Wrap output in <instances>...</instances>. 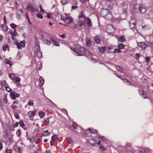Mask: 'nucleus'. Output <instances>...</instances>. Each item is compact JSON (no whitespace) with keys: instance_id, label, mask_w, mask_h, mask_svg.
Returning <instances> with one entry per match:
<instances>
[{"instance_id":"nucleus-1","label":"nucleus","mask_w":153,"mask_h":153,"mask_svg":"<svg viewBox=\"0 0 153 153\" xmlns=\"http://www.w3.org/2000/svg\"><path fill=\"white\" fill-rule=\"evenodd\" d=\"M110 3L111 5L110 7L108 6L107 9H102L101 11V14L103 17L105 18L107 16V18L108 19H111L112 18V16L110 13L111 11L110 10L112 7L113 4L111 2Z\"/></svg>"},{"instance_id":"nucleus-2","label":"nucleus","mask_w":153,"mask_h":153,"mask_svg":"<svg viewBox=\"0 0 153 153\" xmlns=\"http://www.w3.org/2000/svg\"><path fill=\"white\" fill-rule=\"evenodd\" d=\"M76 49L71 48V49L75 52L74 54L76 56H82L85 53L88 52L87 50H85L84 48L80 47L79 45H76Z\"/></svg>"},{"instance_id":"nucleus-3","label":"nucleus","mask_w":153,"mask_h":153,"mask_svg":"<svg viewBox=\"0 0 153 153\" xmlns=\"http://www.w3.org/2000/svg\"><path fill=\"white\" fill-rule=\"evenodd\" d=\"M146 10V7L143 4L136 5L133 7L132 9V11L134 13L139 11L140 12L142 13H145Z\"/></svg>"},{"instance_id":"nucleus-4","label":"nucleus","mask_w":153,"mask_h":153,"mask_svg":"<svg viewBox=\"0 0 153 153\" xmlns=\"http://www.w3.org/2000/svg\"><path fill=\"white\" fill-rule=\"evenodd\" d=\"M84 21L82 19L79 20L77 24L74 25V28L79 30H81L82 29V26L84 24Z\"/></svg>"},{"instance_id":"nucleus-5","label":"nucleus","mask_w":153,"mask_h":153,"mask_svg":"<svg viewBox=\"0 0 153 153\" xmlns=\"http://www.w3.org/2000/svg\"><path fill=\"white\" fill-rule=\"evenodd\" d=\"M35 47L37 49L35 53V55L38 57H42V53L40 51V47L39 45H36Z\"/></svg>"},{"instance_id":"nucleus-6","label":"nucleus","mask_w":153,"mask_h":153,"mask_svg":"<svg viewBox=\"0 0 153 153\" xmlns=\"http://www.w3.org/2000/svg\"><path fill=\"white\" fill-rule=\"evenodd\" d=\"M25 41L23 40L20 41L19 43L16 42L15 44L17 45L18 48L19 49L21 48L22 47H24L25 46Z\"/></svg>"},{"instance_id":"nucleus-7","label":"nucleus","mask_w":153,"mask_h":153,"mask_svg":"<svg viewBox=\"0 0 153 153\" xmlns=\"http://www.w3.org/2000/svg\"><path fill=\"white\" fill-rule=\"evenodd\" d=\"M136 20L134 18H131V19L129 21V24L130 25L131 29H133L135 27Z\"/></svg>"},{"instance_id":"nucleus-8","label":"nucleus","mask_w":153,"mask_h":153,"mask_svg":"<svg viewBox=\"0 0 153 153\" xmlns=\"http://www.w3.org/2000/svg\"><path fill=\"white\" fill-rule=\"evenodd\" d=\"M138 45L142 50L146 49L147 47V45L143 42H140L137 43Z\"/></svg>"},{"instance_id":"nucleus-9","label":"nucleus","mask_w":153,"mask_h":153,"mask_svg":"<svg viewBox=\"0 0 153 153\" xmlns=\"http://www.w3.org/2000/svg\"><path fill=\"white\" fill-rule=\"evenodd\" d=\"M139 153H151L149 149L147 148H144L138 151Z\"/></svg>"},{"instance_id":"nucleus-10","label":"nucleus","mask_w":153,"mask_h":153,"mask_svg":"<svg viewBox=\"0 0 153 153\" xmlns=\"http://www.w3.org/2000/svg\"><path fill=\"white\" fill-rule=\"evenodd\" d=\"M73 21V19L71 17L67 16L65 18V22L67 24L72 23Z\"/></svg>"},{"instance_id":"nucleus-11","label":"nucleus","mask_w":153,"mask_h":153,"mask_svg":"<svg viewBox=\"0 0 153 153\" xmlns=\"http://www.w3.org/2000/svg\"><path fill=\"white\" fill-rule=\"evenodd\" d=\"M139 93L140 95L143 98H147V97L146 96V94L144 93L143 90H139Z\"/></svg>"},{"instance_id":"nucleus-12","label":"nucleus","mask_w":153,"mask_h":153,"mask_svg":"<svg viewBox=\"0 0 153 153\" xmlns=\"http://www.w3.org/2000/svg\"><path fill=\"white\" fill-rule=\"evenodd\" d=\"M39 84L40 86H42L44 82V79L42 76H40L39 80Z\"/></svg>"},{"instance_id":"nucleus-13","label":"nucleus","mask_w":153,"mask_h":153,"mask_svg":"<svg viewBox=\"0 0 153 153\" xmlns=\"http://www.w3.org/2000/svg\"><path fill=\"white\" fill-rule=\"evenodd\" d=\"M36 110L32 111H29L28 112L27 114L29 117H32L33 116H34L35 115L36 113Z\"/></svg>"},{"instance_id":"nucleus-14","label":"nucleus","mask_w":153,"mask_h":153,"mask_svg":"<svg viewBox=\"0 0 153 153\" xmlns=\"http://www.w3.org/2000/svg\"><path fill=\"white\" fill-rule=\"evenodd\" d=\"M85 22L87 23L89 26H92V22L91 20L89 18H87L85 19Z\"/></svg>"},{"instance_id":"nucleus-15","label":"nucleus","mask_w":153,"mask_h":153,"mask_svg":"<svg viewBox=\"0 0 153 153\" xmlns=\"http://www.w3.org/2000/svg\"><path fill=\"white\" fill-rule=\"evenodd\" d=\"M1 29L4 31H7L8 30V27L5 24H4L1 25Z\"/></svg>"},{"instance_id":"nucleus-16","label":"nucleus","mask_w":153,"mask_h":153,"mask_svg":"<svg viewBox=\"0 0 153 153\" xmlns=\"http://www.w3.org/2000/svg\"><path fill=\"white\" fill-rule=\"evenodd\" d=\"M51 40L52 42V44L54 45L57 46H59V44L57 41L55 40L53 38H51Z\"/></svg>"},{"instance_id":"nucleus-17","label":"nucleus","mask_w":153,"mask_h":153,"mask_svg":"<svg viewBox=\"0 0 153 153\" xmlns=\"http://www.w3.org/2000/svg\"><path fill=\"white\" fill-rule=\"evenodd\" d=\"M95 42L98 44L100 43L101 42L100 41V37L98 36H96L94 37Z\"/></svg>"},{"instance_id":"nucleus-18","label":"nucleus","mask_w":153,"mask_h":153,"mask_svg":"<svg viewBox=\"0 0 153 153\" xmlns=\"http://www.w3.org/2000/svg\"><path fill=\"white\" fill-rule=\"evenodd\" d=\"M57 134H53L51 137V139L55 142L58 140V137Z\"/></svg>"},{"instance_id":"nucleus-19","label":"nucleus","mask_w":153,"mask_h":153,"mask_svg":"<svg viewBox=\"0 0 153 153\" xmlns=\"http://www.w3.org/2000/svg\"><path fill=\"white\" fill-rule=\"evenodd\" d=\"M36 137L35 136H33L30 137V138L29 139V137H27V139L29 140L30 142L31 143H33L35 139H36Z\"/></svg>"},{"instance_id":"nucleus-20","label":"nucleus","mask_w":153,"mask_h":153,"mask_svg":"<svg viewBox=\"0 0 153 153\" xmlns=\"http://www.w3.org/2000/svg\"><path fill=\"white\" fill-rule=\"evenodd\" d=\"M86 45L87 46L89 47L91 45V41L89 39H86Z\"/></svg>"},{"instance_id":"nucleus-21","label":"nucleus","mask_w":153,"mask_h":153,"mask_svg":"<svg viewBox=\"0 0 153 153\" xmlns=\"http://www.w3.org/2000/svg\"><path fill=\"white\" fill-rule=\"evenodd\" d=\"M106 49V47H100L99 48V51L101 53H103Z\"/></svg>"},{"instance_id":"nucleus-22","label":"nucleus","mask_w":153,"mask_h":153,"mask_svg":"<svg viewBox=\"0 0 153 153\" xmlns=\"http://www.w3.org/2000/svg\"><path fill=\"white\" fill-rule=\"evenodd\" d=\"M36 6L33 7V6H27V9H30V10L32 11H35V9Z\"/></svg>"},{"instance_id":"nucleus-23","label":"nucleus","mask_w":153,"mask_h":153,"mask_svg":"<svg viewBox=\"0 0 153 153\" xmlns=\"http://www.w3.org/2000/svg\"><path fill=\"white\" fill-rule=\"evenodd\" d=\"M49 134V132L48 131V130H46L45 131H44L42 133V135L43 136H48Z\"/></svg>"},{"instance_id":"nucleus-24","label":"nucleus","mask_w":153,"mask_h":153,"mask_svg":"<svg viewBox=\"0 0 153 153\" xmlns=\"http://www.w3.org/2000/svg\"><path fill=\"white\" fill-rule=\"evenodd\" d=\"M116 68L117 69V70L118 71H120V72L123 73V70L122 69V68L120 66H116Z\"/></svg>"},{"instance_id":"nucleus-25","label":"nucleus","mask_w":153,"mask_h":153,"mask_svg":"<svg viewBox=\"0 0 153 153\" xmlns=\"http://www.w3.org/2000/svg\"><path fill=\"white\" fill-rule=\"evenodd\" d=\"M125 39L123 36H121L119 38V40L121 42H123L124 41Z\"/></svg>"},{"instance_id":"nucleus-26","label":"nucleus","mask_w":153,"mask_h":153,"mask_svg":"<svg viewBox=\"0 0 153 153\" xmlns=\"http://www.w3.org/2000/svg\"><path fill=\"white\" fill-rule=\"evenodd\" d=\"M148 15L150 19H153V11L152 10L150 11Z\"/></svg>"},{"instance_id":"nucleus-27","label":"nucleus","mask_w":153,"mask_h":153,"mask_svg":"<svg viewBox=\"0 0 153 153\" xmlns=\"http://www.w3.org/2000/svg\"><path fill=\"white\" fill-rule=\"evenodd\" d=\"M124 47V45L122 43H120L117 46V48L119 49H122Z\"/></svg>"},{"instance_id":"nucleus-28","label":"nucleus","mask_w":153,"mask_h":153,"mask_svg":"<svg viewBox=\"0 0 153 153\" xmlns=\"http://www.w3.org/2000/svg\"><path fill=\"white\" fill-rule=\"evenodd\" d=\"M67 140L68 142V143L70 144H71L73 143V141L71 139V138L70 137H68L67 138Z\"/></svg>"},{"instance_id":"nucleus-29","label":"nucleus","mask_w":153,"mask_h":153,"mask_svg":"<svg viewBox=\"0 0 153 153\" xmlns=\"http://www.w3.org/2000/svg\"><path fill=\"white\" fill-rule=\"evenodd\" d=\"M4 62L7 64L10 65V66H11L12 65L11 61L9 60L8 59H5V61H4Z\"/></svg>"},{"instance_id":"nucleus-30","label":"nucleus","mask_w":153,"mask_h":153,"mask_svg":"<svg viewBox=\"0 0 153 153\" xmlns=\"http://www.w3.org/2000/svg\"><path fill=\"white\" fill-rule=\"evenodd\" d=\"M82 18H84V19H85L86 18L85 15L83 14L82 11L81 12L79 16V18L80 19Z\"/></svg>"},{"instance_id":"nucleus-31","label":"nucleus","mask_w":153,"mask_h":153,"mask_svg":"<svg viewBox=\"0 0 153 153\" xmlns=\"http://www.w3.org/2000/svg\"><path fill=\"white\" fill-rule=\"evenodd\" d=\"M10 96L11 98L13 100H14L16 99V97L13 92H12L11 93H10Z\"/></svg>"},{"instance_id":"nucleus-32","label":"nucleus","mask_w":153,"mask_h":153,"mask_svg":"<svg viewBox=\"0 0 153 153\" xmlns=\"http://www.w3.org/2000/svg\"><path fill=\"white\" fill-rule=\"evenodd\" d=\"M16 134L18 137H20L21 134V132L20 129H18L16 132Z\"/></svg>"},{"instance_id":"nucleus-33","label":"nucleus","mask_w":153,"mask_h":153,"mask_svg":"<svg viewBox=\"0 0 153 153\" xmlns=\"http://www.w3.org/2000/svg\"><path fill=\"white\" fill-rule=\"evenodd\" d=\"M39 115L40 117L41 118H43L45 115L44 113L42 111L39 112Z\"/></svg>"},{"instance_id":"nucleus-34","label":"nucleus","mask_w":153,"mask_h":153,"mask_svg":"<svg viewBox=\"0 0 153 153\" xmlns=\"http://www.w3.org/2000/svg\"><path fill=\"white\" fill-rule=\"evenodd\" d=\"M88 129L90 131L92 132L94 134L96 133L97 131L96 129L93 128H89Z\"/></svg>"},{"instance_id":"nucleus-35","label":"nucleus","mask_w":153,"mask_h":153,"mask_svg":"<svg viewBox=\"0 0 153 153\" xmlns=\"http://www.w3.org/2000/svg\"><path fill=\"white\" fill-rule=\"evenodd\" d=\"M39 7L40 9V12L43 14L45 12V11L44 10L42 9V5H40L39 6Z\"/></svg>"},{"instance_id":"nucleus-36","label":"nucleus","mask_w":153,"mask_h":153,"mask_svg":"<svg viewBox=\"0 0 153 153\" xmlns=\"http://www.w3.org/2000/svg\"><path fill=\"white\" fill-rule=\"evenodd\" d=\"M11 27L15 30V28L17 27V25L13 23H12L10 25Z\"/></svg>"},{"instance_id":"nucleus-37","label":"nucleus","mask_w":153,"mask_h":153,"mask_svg":"<svg viewBox=\"0 0 153 153\" xmlns=\"http://www.w3.org/2000/svg\"><path fill=\"white\" fill-rule=\"evenodd\" d=\"M34 103L33 100L29 101L28 102V105L29 106H33Z\"/></svg>"},{"instance_id":"nucleus-38","label":"nucleus","mask_w":153,"mask_h":153,"mask_svg":"<svg viewBox=\"0 0 153 153\" xmlns=\"http://www.w3.org/2000/svg\"><path fill=\"white\" fill-rule=\"evenodd\" d=\"M72 126L74 128L76 129L77 128L78 125L76 124V123L75 122H74L73 123Z\"/></svg>"},{"instance_id":"nucleus-39","label":"nucleus","mask_w":153,"mask_h":153,"mask_svg":"<svg viewBox=\"0 0 153 153\" xmlns=\"http://www.w3.org/2000/svg\"><path fill=\"white\" fill-rule=\"evenodd\" d=\"M4 100L5 103H7L8 102L7 96L6 95H4Z\"/></svg>"},{"instance_id":"nucleus-40","label":"nucleus","mask_w":153,"mask_h":153,"mask_svg":"<svg viewBox=\"0 0 153 153\" xmlns=\"http://www.w3.org/2000/svg\"><path fill=\"white\" fill-rule=\"evenodd\" d=\"M99 148L101 150V152H102L105 149V148L102 145H100Z\"/></svg>"},{"instance_id":"nucleus-41","label":"nucleus","mask_w":153,"mask_h":153,"mask_svg":"<svg viewBox=\"0 0 153 153\" xmlns=\"http://www.w3.org/2000/svg\"><path fill=\"white\" fill-rule=\"evenodd\" d=\"M120 49H115L114 50V53H120L121 52V51Z\"/></svg>"},{"instance_id":"nucleus-42","label":"nucleus","mask_w":153,"mask_h":153,"mask_svg":"<svg viewBox=\"0 0 153 153\" xmlns=\"http://www.w3.org/2000/svg\"><path fill=\"white\" fill-rule=\"evenodd\" d=\"M5 89L8 92H10L12 91L11 88L9 86H5Z\"/></svg>"},{"instance_id":"nucleus-43","label":"nucleus","mask_w":153,"mask_h":153,"mask_svg":"<svg viewBox=\"0 0 153 153\" xmlns=\"http://www.w3.org/2000/svg\"><path fill=\"white\" fill-rule=\"evenodd\" d=\"M14 115L16 119H19V116L18 115V114L16 113L15 112L14 113Z\"/></svg>"},{"instance_id":"nucleus-44","label":"nucleus","mask_w":153,"mask_h":153,"mask_svg":"<svg viewBox=\"0 0 153 153\" xmlns=\"http://www.w3.org/2000/svg\"><path fill=\"white\" fill-rule=\"evenodd\" d=\"M37 17L40 19H42L43 18V16L40 13H38L36 14Z\"/></svg>"},{"instance_id":"nucleus-45","label":"nucleus","mask_w":153,"mask_h":153,"mask_svg":"<svg viewBox=\"0 0 153 153\" xmlns=\"http://www.w3.org/2000/svg\"><path fill=\"white\" fill-rule=\"evenodd\" d=\"M7 137V131L5 130L4 132L3 137L4 138H6Z\"/></svg>"},{"instance_id":"nucleus-46","label":"nucleus","mask_w":153,"mask_h":153,"mask_svg":"<svg viewBox=\"0 0 153 153\" xmlns=\"http://www.w3.org/2000/svg\"><path fill=\"white\" fill-rule=\"evenodd\" d=\"M19 124L22 127H23L25 126L24 124L22 121H20L19 123Z\"/></svg>"},{"instance_id":"nucleus-47","label":"nucleus","mask_w":153,"mask_h":153,"mask_svg":"<svg viewBox=\"0 0 153 153\" xmlns=\"http://www.w3.org/2000/svg\"><path fill=\"white\" fill-rule=\"evenodd\" d=\"M8 48V45H4L3 46L2 49L4 51H5L7 48Z\"/></svg>"},{"instance_id":"nucleus-48","label":"nucleus","mask_w":153,"mask_h":153,"mask_svg":"<svg viewBox=\"0 0 153 153\" xmlns=\"http://www.w3.org/2000/svg\"><path fill=\"white\" fill-rule=\"evenodd\" d=\"M16 97H18L20 96V94H18L16 92L13 91Z\"/></svg>"},{"instance_id":"nucleus-49","label":"nucleus","mask_w":153,"mask_h":153,"mask_svg":"<svg viewBox=\"0 0 153 153\" xmlns=\"http://www.w3.org/2000/svg\"><path fill=\"white\" fill-rule=\"evenodd\" d=\"M9 77L11 79H13L15 78V75L13 74H9Z\"/></svg>"},{"instance_id":"nucleus-50","label":"nucleus","mask_w":153,"mask_h":153,"mask_svg":"<svg viewBox=\"0 0 153 153\" xmlns=\"http://www.w3.org/2000/svg\"><path fill=\"white\" fill-rule=\"evenodd\" d=\"M99 138L103 141H104L105 140V138L103 136L99 135Z\"/></svg>"},{"instance_id":"nucleus-51","label":"nucleus","mask_w":153,"mask_h":153,"mask_svg":"<svg viewBox=\"0 0 153 153\" xmlns=\"http://www.w3.org/2000/svg\"><path fill=\"white\" fill-rule=\"evenodd\" d=\"M42 138V137H41V138H37L36 141V143L38 144L39 143H40L41 141V139Z\"/></svg>"},{"instance_id":"nucleus-52","label":"nucleus","mask_w":153,"mask_h":153,"mask_svg":"<svg viewBox=\"0 0 153 153\" xmlns=\"http://www.w3.org/2000/svg\"><path fill=\"white\" fill-rule=\"evenodd\" d=\"M149 43L151 45H153V37L151 38L150 41Z\"/></svg>"},{"instance_id":"nucleus-53","label":"nucleus","mask_w":153,"mask_h":153,"mask_svg":"<svg viewBox=\"0 0 153 153\" xmlns=\"http://www.w3.org/2000/svg\"><path fill=\"white\" fill-rule=\"evenodd\" d=\"M61 2L63 4H65L67 3V0H61Z\"/></svg>"},{"instance_id":"nucleus-54","label":"nucleus","mask_w":153,"mask_h":153,"mask_svg":"<svg viewBox=\"0 0 153 153\" xmlns=\"http://www.w3.org/2000/svg\"><path fill=\"white\" fill-rule=\"evenodd\" d=\"M44 119L46 122V125H48V124L49 122V119L48 118H45Z\"/></svg>"},{"instance_id":"nucleus-55","label":"nucleus","mask_w":153,"mask_h":153,"mask_svg":"<svg viewBox=\"0 0 153 153\" xmlns=\"http://www.w3.org/2000/svg\"><path fill=\"white\" fill-rule=\"evenodd\" d=\"M17 33L16 32V31L14 30V32H13V33H12V36H16L17 35Z\"/></svg>"},{"instance_id":"nucleus-56","label":"nucleus","mask_w":153,"mask_h":153,"mask_svg":"<svg viewBox=\"0 0 153 153\" xmlns=\"http://www.w3.org/2000/svg\"><path fill=\"white\" fill-rule=\"evenodd\" d=\"M122 80H123V81H126V82H127L128 83V85H130L131 84V82H130L129 81L126 80V79H121Z\"/></svg>"},{"instance_id":"nucleus-57","label":"nucleus","mask_w":153,"mask_h":153,"mask_svg":"<svg viewBox=\"0 0 153 153\" xmlns=\"http://www.w3.org/2000/svg\"><path fill=\"white\" fill-rule=\"evenodd\" d=\"M108 29H111L112 30H114L113 27L111 25H108V26L107 28V30H108Z\"/></svg>"},{"instance_id":"nucleus-58","label":"nucleus","mask_w":153,"mask_h":153,"mask_svg":"<svg viewBox=\"0 0 153 153\" xmlns=\"http://www.w3.org/2000/svg\"><path fill=\"white\" fill-rule=\"evenodd\" d=\"M61 111H62V112L64 113L65 114H66L67 115L68 114V112L67 111L64 109H62L61 110Z\"/></svg>"},{"instance_id":"nucleus-59","label":"nucleus","mask_w":153,"mask_h":153,"mask_svg":"<svg viewBox=\"0 0 153 153\" xmlns=\"http://www.w3.org/2000/svg\"><path fill=\"white\" fill-rule=\"evenodd\" d=\"M20 79L18 77H16L15 79V80L17 82H19L20 81Z\"/></svg>"},{"instance_id":"nucleus-60","label":"nucleus","mask_w":153,"mask_h":153,"mask_svg":"<svg viewBox=\"0 0 153 153\" xmlns=\"http://www.w3.org/2000/svg\"><path fill=\"white\" fill-rule=\"evenodd\" d=\"M16 15L17 18L18 19H20L21 18V16L20 15V14L18 13H16Z\"/></svg>"},{"instance_id":"nucleus-61","label":"nucleus","mask_w":153,"mask_h":153,"mask_svg":"<svg viewBox=\"0 0 153 153\" xmlns=\"http://www.w3.org/2000/svg\"><path fill=\"white\" fill-rule=\"evenodd\" d=\"M45 41L46 42V43L48 45H51V42L50 41H49L48 40L46 39L45 40Z\"/></svg>"},{"instance_id":"nucleus-62","label":"nucleus","mask_w":153,"mask_h":153,"mask_svg":"<svg viewBox=\"0 0 153 153\" xmlns=\"http://www.w3.org/2000/svg\"><path fill=\"white\" fill-rule=\"evenodd\" d=\"M18 124H19L18 122L16 123H15L13 125V127L15 128V127H16L18 126Z\"/></svg>"},{"instance_id":"nucleus-63","label":"nucleus","mask_w":153,"mask_h":153,"mask_svg":"<svg viewBox=\"0 0 153 153\" xmlns=\"http://www.w3.org/2000/svg\"><path fill=\"white\" fill-rule=\"evenodd\" d=\"M12 150L7 149L5 150V152L7 153H12Z\"/></svg>"},{"instance_id":"nucleus-64","label":"nucleus","mask_w":153,"mask_h":153,"mask_svg":"<svg viewBox=\"0 0 153 153\" xmlns=\"http://www.w3.org/2000/svg\"><path fill=\"white\" fill-rule=\"evenodd\" d=\"M61 19L64 22H65V17L63 15H62L61 16Z\"/></svg>"}]
</instances>
